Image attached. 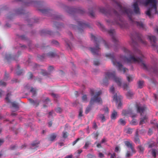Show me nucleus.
Here are the masks:
<instances>
[{
  "instance_id": "nucleus-1",
  "label": "nucleus",
  "mask_w": 158,
  "mask_h": 158,
  "mask_svg": "<svg viewBox=\"0 0 158 158\" xmlns=\"http://www.w3.org/2000/svg\"><path fill=\"white\" fill-rule=\"evenodd\" d=\"M138 4L148 7L145 13L146 15L149 18H152L155 14L158 15V10H157L158 5L157 0H145L142 2L138 1L134 2L133 5V7L135 13L136 14L139 13Z\"/></svg>"
},
{
  "instance_id": "nucleus-2",
  "label": "nucleus",
  "mask_w": 158,
  "mask_h": 158,
  "mask_svg": "<svg viewBox=\"0 0 158 158\" xmlns=\"http://www.w3.org/2000/svg\"><path fill=\"white\" fill-rule=\"evenodd\" d=\"M107 79L114 81L118 86H122L124 89H126L128 87L127 84L123 83L121 79L115 76L114 72L109 71L106 73L105 75L104 81H105Z\"/></svg>"
},
{
  "instance_id": "nucleus-3",
  "label": "nucleus",
  "mask_w": 158,
  "mask_h": 158,
  "mask_svg": "<svg viewBox=\"0 0 158 158\" xmlns=\"http://www.w3.org/2000/svg\"><path fill=\"white\" fill-rule=\"evenodd\" d=\"M137 111L140 113L141 117L139 123L140 125H142L146 123L147 121V117L146 115V107L142 106L140 104L136 105Z\"/></svg>"
},
{
  "instance_id": "nucleus-4",
  "label": "nucleus",
  "mask_w": 158,
  "mask_h": 158,
  "mask_svg": "<svg viewBox=\"0 0 158 158\" xmlns=\"http://www.w3.org/2000/svg\"><path fill=\"white\" fill-rule=\"evenodd\" d=\"M123 61L125 63H129L130 62L138 63L143 67H146V65L141 57L140 58H135L134 56H130L129 58H123Z\"/></svg>"
},
{
  "instance_id": "nucleus-5",
  "label": "nucleus",
  "mask_w": 158,
  "mask_h": 158,
  "mask_svg": "<svg viewBox=\"0 0 158 158\" xmlns=\"http://www.w3.org/2000/svg\"><path fill=\"white\" fill-rule=\"evenodd\" d=\"M102 93L101 91L98 92H96L94 90H91V94L92 96H94V97L92 98L90 101V104L91 105L94 104L95 103H101L102 102L101 99L98 96V95H100Z\"/></svg>"
},
{
  "instance_id": "nucleus-6",
  "label": "nucleus",
  "mask_w": 158,
  "mask_h": 158,
  "mask_svg": "<svg viewBox=\"0 0 158 158\" xmlns=\"http://www.w3.org/2000/svg\"><path fill=\"white\" fill-rule=\"evenodd\" d=\"M125 145L128 147L129 150L128 151L126 154L127 157H130L132 153L134 152V148L132 145L131 143L127 141L125 142Z\"/></svg>"
},
{
  "instance_id": "nucleus-7",
  "label": "nucleus",
  "mask_w": 158,
  "mask_h": 158,
  "mask_svg": "<svg viewBox=\"0 0 158 158\" xmlns=\"http://www.w3.org/2000/svg\"><path fill=\"white\" fill-rule=\"evenodd\" d=\"M112 61L114 65L116 66L118 69L123 71L124 73L128 71L127 69L123 68L122 65L116 59L113 58L112 59Z\"/></svg>"
},
{
  "instance_id": "nucleus-8",
  "label": "nucleus",
  "mask_w": 158,
  "mask_h": 158,
  "mask_svg": "<svg viewBox=\"0 0 158 158\" xmlns=\"http://www.w3.org/2000/svg\"><path fill=\"white\" fill-rule=\"evenodd\" d=\"M121 97L118 95L117 94H114L113 97V99L115 101L118 108L120 107L121 106L122 104L121 102Z\"/></svg>"
},
{
  "instance_id": "nucleus-9",
  "label": "nucleus",
  "mask_w": 158,
  "mask_h": 158,
  "mask_svg": "<svg viewBox=\"0 0 158 158\" xmlns=\"http://www.w3.org/2000/svg\"><path fill=\"white\" fill-rule=\"evenodd\" d=\"M134 111L131 110H123L122 114L124 116L129 115L132 117H134L136 116V114L134 113Z\"/></svg>"
},
{
  "instance_id": "nucleus-10",
  "label": "nucleus",
  "mask_w": 158,
  "mask_h": 158,
  "mask_svg": "<svg viewBox=\"0 0 158 158\" xmlns=\"http://www.w3.org/2000/svg\"><path fill=\"white\" fill-rule=\"evenodd\" d=\"M146 37L150 41L152 46L153 47L156 46L155 43L156 40V39L155 36L151 35H148L146 36Z\"/></svg>"
},
{
  "instance_id": "nucleus-11",
  "label": "nucleus",
  "mask_w": 158,
  "mask_h": 158,
  "mask_svg": "<svg viewBox=\"0 0 158 158\" xmlns=\"http://www.w3.org/2000/svg\"><path fill=\"white\" fill-rule=\"evenodd\" d=\"M124 10V13L127 14V15L129 17V18L131 20V16L133 14V12L129 9L125 8Z\"/></svg>"
},
{
  "instance_id": "nucleus-12",
  "label": "nucleus",
  "mask_w": 158,
  "mask_h": 158,
  "mask_svg": "<svg viewBox=\"0 0 158 158\" xmlns=\"http://www.w3.org/2000/svg\"><path fill=\"white\" fill-rule=\"evenodd\" d=\"M134 23L140 28L143 29L145 27V25L142 22H135L134 21Z\"/></svg>"
},
{
  "instance_id": "nucleus-13",
  "label": "nucleus",
  "mask_w": 158,
  "mask_h": 158,
  "mask_svg": "<svg viewBox=\"0 0 158 158\" xmlns=\"http://www.w3.org/2000/svg\"><path fill=\"white\" fill-rule=\"evenodd\" d=\"M117 116V113L116 111L114 110L112 114L111 117V118L112 119H115L116 118Z\"/></svg>"
},
{
  "instance_id": "nucleus-14",
  "label": "nucleus",
  "mask_w": 158,
  "mask_h": 158,
  "mask_svg": "<svg viewBox=\"0 0 158 158\" xmlns=\"http://www.w3.org/2000/svg\"><path fill=\"white\" fill-rule=\"evenodd\" d=\"M133 94V93L132 91L130 90L127 92V96L128 98H130L132 97Z\"/></svg>"
},
{
  "instance_id": "nucleus-15",
  "label": "nucleus",
  "mask_w": 158,
  "mask_h": 158,
  "mask_svg": "<svg viewBox=\"0 0 158 158\" xmlns=\"http://www.w3.org/2000/svg\"><path fill=\"white\" fill-rule=\"evenodd\" d=\"M127 78L128 81L130 82L133 80L134 77L132 75H127Z\"/></svg>"
},
{
  "instance_id": "nucleus-16",
  "label": "nucleus",
  "mask_w": 158,
  "mask_h": 158,
  "mask_svg": "<svg viewBox=\"0 0 158 158\" xmlns=\"http://www.w3.org/2000/svg\"><path fill=\"white\" fill-rule=\"evenodd\" d=\"M139 39L140 41V42L142 44L145 45L146 44V41H144L141 38V35H140L139 36Z\"/></svg>"
},
{
  "instance_id": "nucleus-17",
  "label": "nucleus",
  "mask_w": 158,
  "mask_h": 158,
  "mask_svg": "<svg viewBox=\"0 0 158 158\" xmlns=\"http://www.w3.org/2000/svg\"><path fill=\"white\" fill-rule=\"evenodd\" d=\"M138 84L139 88H142L143 85V81H139L138 83Z\"/></svg>"
},
{
  "instance_id": "nucleus-18",
  "label": "nucleus",
  "mask_w": 158,
  "mask_h": 158,
  "mask_svg": "<svg viewBox=\"0 0 158 158\" xmlns=\"http://www.w3.org/2000/svg\"><path fill=\"white\" fill-rule=\"evenodd\" d=\"M56 135L55 134H53L51 135L50 137V140L51 141H53L55 139L56 137Z\"/></svg>"
},
{
  "instance_id": "nucleus-19",
  "label": "nucleus",
  "mask_w": 158,
  "mask_h": 158,
  "mask_svg": "<svg viewBox=\"0 0 158 158\" xmlns=\"http://www.w3.org/2000/svg\"><path fill=\"white\" fill-rule=\"evenodd\" d=\"M98 116L99 118H100V119L101 120V121L102 122H103L105 120V118L103 114H100Z\"/></svg>"
},
{
  "instance_id": "nucleus-20",
  "label": "nucleus",
  "mask_w": 158,
  "mask_h": 158,
  "mask_svg": "<svg viewBox=\"0 0 158 158\" xmlns=\"http://www.w3.org/2000/svg\"><path fill=\"white\" fill-rule=\"evenodd\" d=\"M119 123L122 125H124L125 124L126 122L125 120L123 119H121L119 121Z\"/></svg>"
},
{
  "instance_id": "nucleus-21",
  "label": "nucleus",
  "mask_w": 158,
  "mask_h": 158,
  "mask_svg": "<svg viewBox=\"0 0 158 158\" xmlns=\"http://www.w3.org/2000/svg\"><path fill=\"white\" fill-rule=\"evenodd\" d=\"M12 104L13 108H14L15 109L17 110L18 107L17 104L15 102H13L12 103Z\"/></svg>"
},
{
  "instance_id": "nucleus-22",
  "label": "nucleus",
  "mask_w": 158,
  "mask_h": 158,
  "mask_svg": "<svg viewBox=\"0 0 158 158\" xmlns=\"http://www.w3.org/2000/svg\"><path fill=\"white\" fill-rule=\"evenodd\" d=\"M137 121L135 119H133L131 122V124L133 125H135L137 124Z\"/></svg>"
},
{
  "instance_id": "nucleus-23",
  "label": "nucleus",
  "mask_w": 158,
  "mask_h": 158,
  "mask_svg": "<svg viewBox=\"0 0 158 158\" xmlns=\"http://www.w3.org/2000/svg\"><path fill=\"white\" fill-rule=\"evenodd\" d=\"M82 101L84 102H86L87 100V97L86 95H84L82 98Z\"/></svg>"
},
{
  "instance_id": "nucleus-24",
  "label": "nucleus",
  "mask_w": 158,
  "mask_h": 158,
  "mask_svg": "<svg viewBox=\"0 0 158 158\" xmlns=\"http://www.w3.org/2000/svg\"><path fill=\"white\" fill-rule=\"evenodd\" d=\"M110 91L111 93H112V94H114V88L113 86H111L110 87Z\"/></svg>"
},
{
  "instance_id": "nucleus-25",
  "label": "nucleus",
  "mask_w": 158,
  "mask_h": 158,
  "mask_svg": "<svg viewBox=\"0 0 158 158\" xmlns=\"http://www.w3.org/2000/svg\"><path fill=\"white\" fill-rule=\"evenodd\" d=\"M123 50L124 52L125 53L130 52L128 50L127 48H123Z\"/></svg>"
},
{
  "instance_id": "nucleus-26",
  "label": "nucleus",
  "mask_w": 158,
  "mask_h": 158,
  "mask_svg": "<svg viewBox=\"0 0 158 158\" xmlns=\"http://www.w3.org/2000/svg\"><path fill=\"white\" fill-rule=\"evenodd\" d=\"M98 48H97V49L92 48L91 49V51L92 52H93L94 53H96V52H97L98 49Z\"/></svg>"
},
{
  "instance_id": "nucleus-27",
  "label": "nucleus",
  "mask_w": 158,
  "mask_h": 158,
  "mask_svg": "<svg viewBox=\"0 0 158 158\" xmlns=\"http://www.w3.org/2000/svg\"><path fill=\"white\" fill-rule=\"evenodd\" d=\"M89 145V142H86L85 144L84 147V148H87Z\"/></svg>"
},
{
  "instance_id": "nucleus-28",
  "label": "nucleus",
  "mask_w": 158,
  "mask_h": 158,
  "mask_svg": "<svg viewBox=\"0 0 158 158\" xmlns=\"http://www.w3.org/2000/svg\"><path fill=\"white\" fill-rule=\"evenodd\" d=\"M0 85H1L4 86L6 85V83L3 81H0Z\"/></svg>"
},
{
  "instance_id": "nucleus-29",
  "label": "nucleus",
  "mask_w": 158,
  "mask_h": 158,
  "mask_svg": "<svg viewBox=\"0 0 158 158\" xmlns=\"http://www.w3.org/2000/svg\"><path fill=\"white\" fill-rule=\"evenodd\" d=\"M63 136L64 138H66L67 136V133L66 132H63Z\"/></svg>"
},
{
  "instance_id": "nucleus-30",
  "label": "nucleus",
  "mask_w": 158,
  "mask_h": 158,
  "mask_svg": "<svg viewBox=\"0 0 158 158\" xmlns=\"http://www.w3.org/2000/svg\"><path fill=\"white\" fill-rule=\"evenodd\" d=\"M152 154L153 156H155L156 154V151L155 150H152Z\"/></svg>"
},
{
  "instance_id": "nucleus-31",
  "label": "nucleus",
  "mask_w": 158,
  "mask_h": 158,
  "mask_svg": "<svg viewBox=\"0 0 158 158\" xmlns=\"http://www.w3.org/2000/svg\"><path fill=\"white\" fill-rule=\"evenodd\" d=\"M31 91L33 94H34L35 92V89L32 88L31 89Z\"/></svg>"
},
{
  "instance_id": "nucleus-32",
  "label": "nucleus",
  "mask_w": 158,
  "mask_h": 158,
  "mask_svg": "<svg viewBox=\"0 0 158 158\" xmlns=\"http://www.w3.org/2000/svg\"><path fill=\"white\" fill-rule=\"evenodd\" d=\"M9 94H7V96L6 98V100L8 102H9Z\"/></svg>"
},
{
  "instance_id": "nucleus-33",
  "label": "nucleus",
  "mask_w": 158,
  "mask_h": 158,
  "mask_svg": "<svg viewBox=\"0 0 158 158\" xmlns=\"http://www.w3.org/2000/svg\"><path fill=\"white\" fill-rule=\"evenodd\" d=\"M99 157L100 158L103 157H104V155L103 154L101 153H99L98 154Z\"/></svg>"
},
{
  "instance_id": "nucleus-34",
  "label": "nucleus",
  "mask_w": 158,
  "mask_h": 158,
  "mask_svg": "<svg viewBox=\"0 0 158 158\" xmlns=\"http://www.w3.org/2000/svg\"><path fill=\"white\" fill-rule=\"evenodd\" d=\"M42 74L43 75H46L47 74V73L44 70H42L41 72Z\"/></svg>"
},
{
  "instance_id": "nucleus-35",
  "label": "nucleus",
  "mask_w": 158,
  "mask_h": 158,
  "mask_svg": "<svg viewBox=\"0 0 158 158\" xmlns=\"http://www.w3.org/2000/svg\"><path fill=\"white\" fill-rule=\"evenodd\" d=\"M154 30L155 32L158 34V27H156L154 28Z\"/></svg>"
},
{
  "instance_id": "nucleus-36",
  "label": "nucleus",
  "mask_w": 158,
  "mask_h": 158,
  "mask_svg": "<svg viewBox=\"0 0 158 158\" xmlns=\"http://www.w3.org/2000/svg\"><path fill=\"white\" fill-rule=\"evenodd\" d=\"M154 97L156 100L158 98V93L157 94H154Z\"/></svg>"
},
{
  "instance_id": "nucleus-37",
  "label": "nucleus",
  "mask_w": 158,
  "mask_h": 158,
  "mask_svg": "<svg viewBox=\"0 0 158 158\" xmlns=\"http://www.w3.org/2000/svg\"><path fill=\"white\" fill-rule=\"evenodd\" d=\"M119 148L118 147H116L115 148V152H117L119 151Z\"/></svg>"
},
{
  "instance_id": "nucleus-38",
  "label": "nucleus",
  "mask_w": 158,
  "mask_h": 158,
  "mask_svg": "<svg viewBox=\"0 0 158 158\" xmlns=\"http://www.w3.org/2000/svg\"><path fill=\"white\" fill-rule=\"evenodd\" d=\"M139 149L141 152H142L143 150V148L141 146L139 147Z\"/></svg>"
},
{
  "instance_id": "nucleus-39",
  "label": "nucleus",
  "mask_w": 158,
  "mask_h": 158,
  "mask_svg": "<svg viewBox=\"0 0 158 158\" xmlns=\"http://www.w3.org/2000/svg\"><path fill=\"white\" fill-rule=\"evenodd\" d=\"M135 142L136 143H138L139 142V139L136 137L135 139Z\"/></svg>"
},
{
  "instance_id": "nucleus-40",
  "label": "nucleus",
  "mask_w": 158,
  "mask_h": 158,
  "mask_svg": "<svg viewBox=\"0 0 158 158\" xmlns=\"http://www.w3.org/2000/svg\"><path fill=\"white\" fill-rule=\"evenodd\" d=\"M103 110L106 113L108 112V109L107 107H106L103 109Z\"/></svg>"
},
{
  "instance_id": "nucleus-41",
  "label": "nucleus",
  "mask_w": 158,
  "mask_h": 158,
  "mask_svg": "<svg viewBox=\"0 0 158 158\" xmlns=\"http://www.w3.org/2000/svg\"><path fill=\"white\" fill-rule=\"evenodd\" d=\"M95 143L97 144V147L98 148L101 147V144L99 143Z\"/></svg>"
},
{
  "instance_id": "nucleus-42",
  "label": "nucleus",
  "mask_w": 158,
  "mask_h": 158,
  "mask_svg": "<svg viewBox=\"0 0 158 158\" xmlns=\"http://www.w3.org/2000/svg\"><path fill=\"white\" fill-rule=\"evenodd\" d=\"M154 144H155L154 143H152L151 144H149V147L152 148V147H153L154 146Z\"/></svg>"
},
{
  "instance_id": "nucleus-43",
  "label": "nucleus",
  "mask_w": 158,
  "mask_h": 158,
  "mask_svg": "<svg viewBox=\"0 0 158 158\" xmlns=\"http://www.w3.org/2000/svg\"><path fill=\"white\" fill-rule=\"evenodd\" d=\"M79 140V139H77L76 140H75L73 142V145H74Z\"/></svg>"
},
{
  "instance_id": "nucleus-44",
  "label": "nucleus",
  "mask_w": 158,
  "mask_h": 158,
  "mask_svg": "<svg viewBox=\"0 0 158 158\" xmlns=\"http://www.w3.org/2000/svg\"><path fill=\"white\" fill-rule=\"evenodd\" d=\"M79 140V139H77L76 140H75L73 142V145H74Z\"/></svg>"
},
{
  "instance_id": "nucleus-45",
  "label": "nucleus",
  "mask_w": 158,
  "mask_h": 158,
  "mask_svg": "<svg viewBox=\"0 0 158 158\" xmlns=\"http://www.w3.org/2000/svg\"><path fill=\"white\" fill-rule=\"evenodd\" d=\"M90 109H89V107H87L86 109V111H85V113L86 114H87L89 111V110H90Z\"/></svg>"
},
{
  "instance_id": "nucleus-46",
  "label": "nucleus",
  "mask_w": 158,
  "mask_h": 158,
  "mask_svg": "<svg viewBox=\"0 0 158 158\" xmlns=\"http://www.w3.org/2000/svg\"><path fill=\"white\" fill-rule=\"evenodd\" d=\"M82 111L81 110H80L79 113V116H81L82 115Z\"/></svg>"
},
{
  "instance_id": "nucleus-47",
  "label": "nucleus",
  "mask_w": 158,
  "mask_h": 158,
  "mask_svg": "<svg viewBox=\"0 0 158 158\" xmlns=\"http://www.w3.org/2000/svg\"><path fill=\"white\" fill-rule=\"evenodd\" d=\"M115 156V154L113 153V154H111L110 158H114V157Z\"/></svg>"
},
{
  "instance_id": "nucleus-48",
  "label": "nucleus",
  "mask_w": 158,
  "mask_h": 158,
  "mask_svg": "<svg viewBox=\"0 0 158 158\" xmlns=\"http://www.w3.org/2000/svg\"><path fill=\"white\" fill-rule=\"evenodd\" d=\"M56 111L57 112H60L61 111V109L60 108H58L57 109H56Z\"/></svg>"
},
{
  "instance_id": "nucleus-49",
  "label": "nucleus",
  "mask_w": 158,
  "mask_h": 158,
  "mask_svg": "<svg viewBox=\"0 0 158 158\" xmlns=\"http://www.w3.org/2000/svg\"><path fill=\"white\" fill-rule=\"evenodd\" d=\"M114 30H111L109 31V32L110 33H111H111L112 34H114Z\"/></svg>"
},
{
  "instance_id": "nucleus-50",
  "label": "nucleus",
  "mask_w": 158,
  "mask_h": 158,
  "mask_svg": "<svg viewBox=\"0 0 158 158\" xmlns=\"http://www.w3.org/2000/svg\"><path fill=\"white\" fill-rule=\"evenodd\" d=\"M72 155H70L66 156L65 158H72Z\"/></svg>"
},
{
  "instance_id": "nucleus-51",
  "label": "nucleus",
  "mask_w": 158,
  "mask_h": 158,
  "mask_svg": "<svg viewBox=\"0 0 158 158\" xmlns=\"http://www.w3.org/2000/svg\"><path fill=\"white\" fill-rule=\"evenodd\" d=\"M106 139H103L101 143H104L106 142Z\"/></svg>"
},
{
  "instance_id": "nucleus-52",
  "label": "nucleus",
  "mask_w": 158,
  "mask_h": 158,
  "mask_svg": "<svg viewBox=\"0 0 158 158\" xmlns=\"http://www.w3.org/2000/svg\"><path fill=\"white\" fill-rule=\"evenodd\" d=\"M3 140L2 139L0 140V145H2V144L3 143Z\"/></svg>"
},
{
  "instance_id": "nucleus-53",
  "label": "nucleus",
  "mask_w": 158,
  "mask_h": 158,
  "mask_svg": "<svg viewBox=\"0 0 158 158\" xmlns=\"http://www.w3.org/2000/svg\"><path fill=\"white\" fill-rule=\"evenodd\" d=\"M82 151L81 150H79L78 151V152L79 154H80L82 152Z\"/></svg>"
},
{
  "instance_id": "nucleus-54",
  "label": "nucleus",
  "mask_w": 158,
  "mask_h": 158,
  "mask_svg": "<svg viewBox=\"0 0 158 158\" xmlns=\"http://www.w3.org/2000/svg\"><path fill=\"white\" fill-rule=\"evenodd\" d=\"M53 69V68L52 66H51L49 67V70H52Z\"/></svg>"
},
{
  "instance_id": "nucleus-55",
  "label": "nucleus",
  "mask_w": 158,
  "mask_h": 158,
  "mask_svg": "<svg viewBox=\"0 0 158 158\" xmlns=\"http://www.w3.org/2000/svg\"><path fill=\"white\" fill-rule=\"evenodd\" d=\"M67 45L68 46L69 48H71L70 45L68 43H67Z\"/></svg>"
},
{
  "instance_id": "nucleus-56",
  "label": "nucleus",
  "mask_w": 158,
  "mask_h": 158,
  "mask_svg": "<svg viewBox=\"0 0 158 158\" xmlns=\"http://www.w3.org/2000/svg\"><path fill=\"white\" fill-rule=\"evenodd\" d=\"M96 125L95 124H94V126H93V127L94 128H96Z\"/></svg>"
},
{
  "instance_id": "nucleus-57",
  "label": "nucleus",
  "mask_w": 158,
  "mask_h": 158,
  "mask_svg": "<svg viewBox=\"0 0 158 158\" xmlns=\"http://www.w3.org/2000/svg\"><path fill=\"white\" fill-rule=\"evenodd\" d=\"M52 125V123L51 122H50L48 123V125H49V126H51Z\"/></svg>"
},
{
  "instance_id": "nucleus-58",
  "label": "nucleus",
  "mask_w": 158,
  "mask_h": 158,
  "mask_svg": "<svg viewBox=\"0 0 158 158\" xmlns=\"http://www.w3.org/2000/svg\"><path fill=\"white\" fill-rule=\"evenodd\" d=\"M29 75H30V77L31 78L32 76V74L31 73H29Z\"/></svg>"
},
{
  "instance_id": "nucleus-59",
  "label": "nucleus",
  "mask_w": 158,
  "mask_h": 158,
  "mask_svg": "<svg viewBox=\"0 0 158 158\" xmlns=\"http://www.w3.org/2000/svg\"><path fill=\"white\" fill-rule=\"evenodd\" d=\"M46 101H45V102H46V101L47 102H48V101H49V99H48V98H47L46 99Z\"/></svg>"
},
{
  "instance_id": "nucleus-60",
  "label": "nucleus",
  "mask_w": 158,
  "mask_h": 158,
  "mask_svg": "<svg viewBox=\"0 0 158 158\" xmlns=\"http://www.w3.org/2000/svg\"><path fill=\"white\" fill-rule=\"evenodd\" d=\"M98 62H97V63H96L95 62H94V64L95 65H98Z\"/></svg>"
},
{
  "instance_id": "nucleus-61",
  "label": "nucleus",
  "mask_w": 158,
  "mask_h": 158,
  "mask_svg": "<svg viewBox=\"0 0 158 158\" xmlns=\"http://www.w3.org/2000/svg\"><path fill=\"white\" fill-rule=\"evenodd\" d=\"M52 95L54 97H56V95L55 94H52Z\"/></svg>"
},
{
  "instance_id": "nucleus-62",
  "label": "nucleus",
  "mask_w": 158,
  "mask_h": 158,
  "mask_svg": "<svg viewBox=\"0 0 158 158\" xmlns=\"http://www.w3.org/2000/svg\"><path fill=\"white\" fill-rule=\"evenodd\" d=\"M128 131H129V132H130V131H131V130L130 129H128ZM129 133H130V132H129Z\"/></svg>"
},
{
  "instance_id": "nucleus-63",
  "label": "nucleus",
  "mask_w": 158,
  "mask_h": 158,
  "mask_svg": "<svg viewBox=\"0 0 158 158\" xmlns=\"http://www.w3.org/2000/svg\"><path fill=\"white\" fill-rule=\"evenodd\" d=\"M53 54L52 53H50V56H53Z\"/></svg>"
},
{
  "instance_id": "nucleus-64",
  "label": "nucleus",
  "mask_w": 158,
  "mask_h": 158,
  "mask_svg": "<svg viewBox=\"0 0 158 158\" xmlns=\"http://www.w3.org/2000/svg\"><path fill=\"white\" fill-rule=\"evenodd\" d=\"M95 136H98V133H96V134H95Z\"/></svg>"
}]
</instances>
